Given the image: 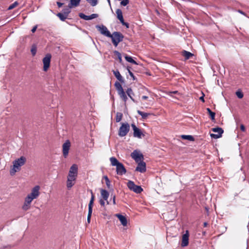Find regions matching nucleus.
<instances>
[{
    "mask_svg": "<svg viewBox=\"0 0 249 249\" xmlns=\"http://www.w3.org/2000/svg\"><path fill=\"white\" fill-rule=\"evenodd\" d=\"M26 161V159L24 156H21L19 158L15 160L13 162V168L11 169L10 173L11 176H13L17 172L20 170L21 167L24 165Z\"/></svg>",
    "mask_w": 249,
    "mask_h": 249,
    "instance_id": "nucleus-1",
    "label": "nucleus"
},
{
    "mask_svg": "<svg viewBox=\"0 0 249 249\" xmlns=\"http://www.w3.org/2000/svg\"><path fill=\"white\" fill-rule=\"evenodd\" d=\"M109 37L111 38L113 44L117 47L118 44L123 40L124 36L119 32H114Z\"/></svg>",
    "mask_w": 249,
    "mask_h": 249,
    "instance_id": "nucleus-2",
    "label": "nucleus"
},
{
    "mask_svg": "<svg viewBox=\"0 0 249 249\" xmlns=\"http://www.w3.org/2000/svg\"><path fill=\"white\" fill-rule=\"evenodd\" d=\"M130 130V125L127 123H122L118 131V135L120 137L126 136Z\"/></svg>",
    "mask_w": 249,
    "mask_h": 249,
    "instance_id": "nucleus-3",
    "label": "nucleus"
},
{
    "mask_svg": "<svg viewBox=\"0 0 249 249\" xmlns=\"http://www.w3.org/2000/svg\"><path fill=\"white\" fill-rule=\"evenodd\" d=\"M127 187L130 190L137 194H140L143 191L142 188L140 186L135 184L134 182L131 180L127 182Z\"/></svg>",
    "mask_w": 249,
    "mask_h": 249,
    "instance_id": "nucleus-4",
    "label": "nucleus"
},
{
    "mask_svg": "<svg viewBox=\"0 0 249 249\" xmlns=\"http://www.w3.org/2000/svg\"><path fill=\"white\" fill-rule=\"evenodd\" d=\"M40 187L38 185L35 186L31 190L30 194L27 195L28 196L30 197L33 200L38 197L40 194L39 192Z\"/></svg>",
    "mask_w": 249,
    "mask_h": 249,
    "instance_id": "nucleus-5",
    "label": "nucleus"
},
{
    "mask_svg": "<svg viewBox=\"0 0 249 249\" xmlns=\"http://www.w3.org/2000/svg\"><path fill=\"white\" fill-rule=\"evenodd\" d=\"M52 56L50 53H48L43 58V71H46L50 66V62Z\"/></svg>",
    "mask_w": 249,
    "mask_h": 249,
    "instance_id": "nucleus-6",
    "label": "nucleus"
},
{
    "mask_svg": "<svg viewBox=\"0 0 249 249\" xmlns=\"http://www.w3.org/2000/svg\"><path fill=\"white\" fill-rule=\"evenodd\" d=\"M96 28L97 29L101 34L107 37H109V36H111L110 32L108 30L107 28L103 25H97L96 26Z\"/></svg>",
    "mask_w": 249,
    "mask_h": 249,
    "instance_id": "nucleus-7",
    "label": "nucleus"
},
{
    "mask_svg": "<svg viewBox=\"0 0 249 249\" xmlns=\"http://www.w3.org/2000/svg\"><path fill=\"white\" fill-rule=\"evenodd\" d=\"M131 127L134 131L133 136L134 137L141 139L142 137L144 136V135L142 134L141 130L135 124H132Z\"/></svg>",
    "mask_w": 249,
    "mask_h": 249,
    "instance_id": "nucleus-8",
    "label": "nucleus"
},
{
    "mask_svg": "<svg viewBox=\"0 0 249 249\" xmlns=\"http://www.w3.org/2000/svg\"><path fill=\"white\" fill-rule=\"evenodd\" d=\"M212 130L214 132H217V134H211L210 136L211 138L214 139H218L222 136V134L223 133V130L220 127L213 128Z\"/></svg>",
    "mask_w": 249,
    "mask_h": 249,
    "instance_id": "nucleus-9",
    "label": "nucleus"
},
{
    "mask_svg": "<svg viewBox=\"0 0 249 249\" xmlns=\"http://www.w3.org/2000/svg\"><path fill=\"white\" fill-rule=\"evenodd\" d=\"M131 156L137 163L140 162V161H142L143 159V155L136 150L134 151L131 153Z\"/></svg>",
    "mask_w": 249,
    "mask_h": 249,
    "instance_id": "nucleus-10",
    "label": "nucleus"
},
{
    "mask_svg": "<svg viewBox=\"0 0 249 249\" xmlns=\"http://www.w3.org/2000/svg\"><path fill=\"white\" fill-rule=\"evenodd\" d=\"M117 17L118 19L120 20L121 23L127 28H129V24L124 21V19L123 16L122 11L120 9H117L116 11Z\"/></svg>",
    "mask_w": 249,
    "mask_h": 249,
    "instance_id": "nucleus-11",
    "label": "nucleus"
},
{
    "mask_svg": "<svg viewBox=\"0 0 249 249\" xmlns=\"http://www.w3.org/2000/svg\"><path fill=\"white\" fill-rule=\"evenodd\" d=\"M189 233L188 231H186L185 233L182 236L181 246L182 247H185L189 244Z\"/></svg>",
    "mask_w": 249,
    "mask_h": 249,
    "instance_id": "nucleus-12",
    "label": "nucleus"
},
{
    "mask_svg": "<svg viewBox=\"0 0 249 249\" xmlns=\"http://www.w3.org/2000/svg\"><path fill=\"white\" fill-rule=\"evenodd\" d=\"M70 146L71 143L69 140L63 144V154L65 158H66L68 155Z\"/></svg>",
    "mask_w": 249,
    "mask_h": 249,
    "instance_id": "nucleus-13",
    "label": "nucleus"
},
{
    "mask_svg": "<svg viewBox=\"0 0 249 249\" xmlns=\"http://www.w3.org/2000/svg\"><path fill=\"white\" fill-rule=\"evenodd\" d=\"M33 200L30 197L27 196L25 198L24 203L22 207L24 211L28 210L31 207V203Z\"/></svg>",
    "mask_w": 249,
    "mask_h": 249,
    "instance_id": "nucleus-14",
    "label": "nucleus"
},
{
    "mask_svg": "<svg viewBox=\"0 0 249 249\" xmlns=\"http://www.w3.org/2000/svg\"><path fill=\"white\" fill-rule=\"evenodd\" d=\"M137 163L138 166L136 168V171L141 173H144L146 170L145 163L143 160Z\"/></svg>",
    "mask_w": 249,
    "mask_h": 249,
    "instance_id": "nucleus-15",
    "label": "nucleus"
},
{
    "mask_svg": "<svg viewBox=\"0 0 249 249\" xmlns=\"http://www.w3.org/2000/svg\"><path fill=\"white\" fill-rule=\"evenodd\" d=\"M79 16L81 18L86 20H89L97 18L98 17V15L97 14H92L90 16H87L82 13H80L79 14Z\"/></svg>",
    "mask_w": 249,
    "mask_h": 249,
    "instance_id": "nucleus-16",
    "label": "nucleus"
},
{
    "mask_svg": "<svg viewBox=\"0 0 249 249\" xmlns=\"http://www.w3.org/2000/svg\"><path fill=\"white\" fill-rule=\"evenodd\" d=\"M116 172L118 175L121 176L125 174L126 173V170L122 163H120L116 166Z\"/></svg>",
    "mask_w": 249,
    "mask_h": 249,
    "instance_id": "nucleus-17",
    "label": "nucleus"
},
{
    "mask_svg": "<svg viewBox=\"0 0 249 249\" xmlns=\"http://www.w3.org/2000/svg\"><path fill=\"white\" fill-rule=\"evenodd\" d=\"M116 216L118 217V218L119 219L120 221L121 222V224L124 226H126L127 225V219L126 217L121 214H117Z\"/></svg>",
    "mask_w": 249,
    "mask_h": 249,
    "instance_id": "nucleus-18",
    "label": "nucleus"
},
{
    "mask_svg": "<svg viewBox=\"0 0 249 249\" xmlns=\"http://www.w3.org/2000/svg\"><path fill=\"white\" fill-rule=\"evenodd\" d=\"M81 0H70V2L69 4V6L70 8L73 7L78 6Z\"/></svg>",
    "mask_w": 249,
    "mask_h": 249,
    "instance_id": "nucleus-19",
    "label": "nucleus"
},
{
    "mask_svg": "<svg viewBox=\"0 0 249 249\" xmlns=\"http://www.w3.org/2000/svg\"><path fill=\"white\" fill-rule=\"evenodd\" d=\"M101 195L103 199L107 201L109 195V193L106 190L101 189Z\"/></svg>",
    "mask_w": 249,
    "mask_h": 249,
    "instance_id": "nucleus-20",
    "label": "nucleus"
},
{
    "mask_svg": "<svg viewBox=\"0 0 249 249\" xmlns=\"http://www.w3.org/2000/svg\"><path fill=\"white\" fill-rule=\"evenodd\" d=\"M118 93L120 98L125 103L127 100V97L124 89L118 92Z\"/></svg>",
    "mask_w": 249,
    "mask_h": 249,
    "instance_id": "nucleus-21",
    "label": "nucleus"
},
{
    "mask_svg": "<svg viewBox=\"0 0 249 249\" xmlns=\"http://www.w3.org/2000/svg\"><path fill=\"white\" fill-rule=\"evenodd\" d=\"M113 74L119 81L121 82H124V79L118 70L113 71Z\"/></svg>",
    "mask_w": 249,
    "mask_h": 249,
    "instance_id": "nucleus-22",
    "label": "nucleus"
},
{
    "mask_svg": "<svg viewBox=\"0 0 249 249\" xmlns=\"http://www.w3.org/2000/svg\"><path fill=\"white\" fill-rule=\"evenodd\" d=\"M91 197L89 203V211L92 212V206H93V202H94V196L92 191H91Z\"/></svg>",
    "mask_w": 249,
    "mask_h": 249,
    "instance_id": "nucleus-23",
    "label": "nucleus"
},
{
    "mask_svg": "<svg viewBox=\"0 0 249 249\" xmlns=\"http://www.w3.org/2000/svg\"><path fill=\"white\" fill-rule=\"evenodd\" d=\"M126 93L128 97L134 102H136L133 96L134 95V92L131 88H128L126 91Z\"/></svg>",
    "mask_w": 249,
    "mask_h": 249,
    "instance_id": "nucleus-24",
    "label": "nucleus"
},
{
    "mask_svg": "<svg viewBox=\"0 0 249 249\" xmlns=\"http://www.w3.org/2000/svg\"><path fill=\"white\" fill-rule=\"evenodd\" d=\"M109 160L111 162V165L113 166H117L121 163L116 158L113 157H111L109 159Z\"/></svg>",
    "mask_w": 249,
    "mask_h": 249,
    "instance_id": "nucleus-25",
    "label": "nucleus"
},
{
    "mask_svg": "<svg viewBox=\"0 0 249 249\" xmlns=\"http://www.w3.org/2000/svg\"><path fill=\"white\" fill-rule=\"evenodd\" d=\"M69 172H70V174L74 173L75 174H78V166L76 164H73L70 168Z\"/></svg>",
    "mask_w": 249,
    "mask_h": 249,
    "instance_id": "nucleus-26",
    "label": "nucleus"
},
{
    "mask_svg": "<svg viewBox=\"0 0 249 249\" xmlns=\"http://www.w3.org/2000/svg\"><path fill=\"white\" fill-rule=\"evenodd\" d=\"M182 55L185 57V59L187 60L189 59L191 57L193 56L194 54L189 52L183 51L182 52Z\"/></svg>",
    "mask_w": 249,
    "mask_h": 249,
    "instance_id": "nucleus-27",
    "label": "nucleus"
},
{
    "mask_svg": "<svg viewBox=\"0 0 249 249\" xmlns=\"http://www.w3.org/2000/svg\"><path fill=\"white\" fill-rule=\"evenodd\" d=\"M125 59L128 62H130L131 63L134 64H137V63L133 59L132 57L128 56L127 55H125L124 56Z\"/></svg>",
    "mask_w": 249,
    "mask_h": 249,
    "instance_id": "nucleus-28",
    "label": "nucleus"
},
{
    "mask_svg": "<svg viewBox=\"0 0 249 249\" xmlns=\"http://www.w3.org/2000/svg\"><path fill=\"white\" fill-rule=\"evenodd\" d=\"M56 16L60 18L61 21H65L68 17V16H66L64 13H58L57 14Z\"/></svg>",
    "mask_w": 249,
    "mask_h": 249,
    "instance_id": "nucleus-29",
    "label": "nucleus"
},
{
    "mask_svg": "<svg viewBox=\"0 0 249 249\" xmlns=\"http://www.w3.org/2000/svg\"><path fill=\"white\" fill-rule=\"evenodd\" d=\"M206 109L208 113L210 116L211 120L212 121L214 120L215 113L214 112H213L209 108H207Z\"/></svg>",
    "mask_w": 249,
    "mask_h": 249,
    "instance_id": "nucleus-30",
    "label": "nucleus"
},
{
    "mask_svg": "<svg viewBox=\"0 0 249 249\" xmlns=\"http://www.w3.org/2000/svg\"><path fill=\"white\" fill-rule=\"evenodd\" d=\"M114 86L118 92L124 89L121 84L119 82H116L115 83Z\"/></svg>",
    "mask_w": 249,
    "mask_h": 249,
    "instance_id": "nucleus-31",
    "label": "nucleus"
},
{
    "mask_svg": "<svg viewBox=\"0 0 249 249\" xmlns=\"http://www.w3.org/2000/svg\"><path fill=\"white\" fill-rule=\"evenodd\" d=\"M137 112L139 115H140L142 116V118L143 119H146L148 117V116L150 115L149 113L144 112L140 110H138Z\"/></svg>",
    "mask_w": 249,
    "mask_h": 249,
    "instance_id": "nucleus-32",
    "label": "nucleus"
},
{
    "mask_svg": "<svg viewBox=\"0 0 249 249\" xmlns=\"http://www.w3.org/2000/svg\"><path fill=\"white\" fill-rule=\"evenodd\" d=\"M181 137L183 139L187 140L190 141H193L194 140V137L191 135H182L181 136Z\"/></svg>",
    "mask_w": 249,
    "mask_h": 249,
    "instance_id": "nucleus-33",
    "label": "nucleus"
},
{
    "mask_svg": "<svg viewBox=\"0 0 249 249\" xmlns=\"http://www.w3.org/2000/svg\"><path fill=\"white\" fill-rule=\"evenodd\" d=\"M71 8L69 7V6H68V7L64 8L62 10V13H64L66 16H68L69 14L70 13L71 11Z\"/></svg>",
    "mask_w": 249,
    "mask_h": 249,
    "instance_id": "nucleus-34",
    "label": "nucleus"
},
{
    "mask_svg": "<svg viewBox=\"0 0 249 249\" xmlns=\"http://www.w3.org/2000/svg\"><path fill=\"white\" fill-rule=\"evenodd\" d=\"M123 117V114L121 112H117L116 116V121L118 123L120 122Z\"/></svg>",
    "mask_w": 249,
    "mask_h": 249,
    "instance_id": "nucleus-35",
    "label": "nucleus"
},
{
    "mask_svg": "<svg viewBox=\"0 0 249 249\" xmlns=\"http://www.w3.org/2000/svg\"><path fill=\"white\" fill-rule=\"evenodd\" d=\"M92 6H96L98 3V0H86Z\"/></svg>",
    "mask_w": 249,
    "mask_h": 249,
    "instance_id": "nucleus-36",
    "label": "nucleus"
},
{
    "mask_svg": "<svg viewBox=\"0 0 249 249\" xmlns=\"http://www.w3.org/2000/svg\"><path fill=\"white\" fill-rule=\"evenodd\" d=\"M74 184V181H70L68 180L67 181V187L68 189L71 188Z\"/></svg>",
    "mask_w": 249,
    "mask_h": 249,
    "instance_id": "nucleus-37",
    "label": "nucleus"
},
{
    "mask_svg": "<svg viewBox=\"0 0 249 249\" xmlns=\"http://www.w3.org/2000/svg\"><path fill=\"white\" fill-rule=\"evenodd\" d=\"M114 53L117 55V57H118V59H119V62H120V63H121V62H122V56H121V53H119V52L118 51H115L114 52Z\"/></svg>",
    "mask_w": 249,
    "mask_h": 249,
    "instance_id": "nucleus-38",
    "label": "nucleus"
},
{
    "mask_svg": "<svg viewBox=\"0 0 249 249\" xmlns=\"http://www.w3.org/2000/svg\"><path fill=\"white\" fill-rule=\"evenodd\" d=\"M31 52L33 56L36 55V45H34L32 46Z\"/></svg>",
    "mask_w": 249,
    "mask_h": 249,
    "instance_id": "nucleus-39",
    "label": "nucleus"
},
{
    "mask_svg": "<svg viewBox=\"0 0 249 249\" xmlns=\"http://www.w3.org/2000/svg\"><path fill=\"white\" fill-rule=\"evenodd\" d=\"M104 178L105 179L106 184L107 187L109 188L110 187V181L109 178L106 176H104Z\"/></svg>",
    "mask_w": 249,
    "mask_h": 249,
    "instance_id": "nucleus-40",
    "label": "nucleus"
},
{
    "mask_svg": "<svg viewBox=\"0 0 249 249\" xmlns=\"http://www.w3.org/2000/svg\"><path fill=\"white\" fill-rule=\"evenodd\" d=\"M18 2L17 1H15L13 3H12V4H11L8 9V10H11V9H13V8H14L15 7H16L18 5Z\"/></svg>",
    "mask_w": 249,
    "mask_h": 249,
    "instance_id": "nucleus-41",
    "label": "nucleus"
},
{
    "mask_svg": "<svg viewBox=\"0 0 249 249\" xmlns=\"http://www.w3.org/2000/svg\"><path fill=\"white\" fill-rule=\"evenodd\" d=\"M236 96L239 98L241 99L243 97V93L240 91H237L236 92Z\"/></svg>",
    "mask_w": 249,
    "mask_h": 249,
    "instance_id": "nucleus-42",
    "label": "nucleus"
},
{
    "mask_svg": "<svg viewBox=\"0 0 249 249\" xmlns=\"http://www.w3.org/2000/svg\"><path fill=\"white\" fill-rule=\"evenodd\" d=\"M92 213V211L88 212V217H87V222L88 223H89L90 222V218H91Z\"/></svg>",
    "mask_w": 249,
    "mask_h": 249,
    "instance_id": "nucleus-43",
    "label": "nucleus"
},
{
    "mask_svg": "<svg viewBox=\"0 0 249 249\" xmlns=\"http://www.w3.org/2000/svg\"><path fill=\"white\" fill-rule=\"evenodd\" d=\"M129 3V0H123L121 2V4L123 6H126Z\"/></svg>",
    "mask_w": 249,
    "mask_h": 249,
    "instance_id": "nucleus-44",
    "label": "nucleus"
},
{
    "mask_svg": "<svg viewBox=\"0 0 249 249\" xmlns=\"http://www.w3.org/2000/svg\"><path fill=\"white\" fill-rule=\"evenodd\" d=\"M76 178L75 177H74L73 176L72 177V176H68V178H67V179L68 180H70V181H75V179H76Z\"/></svg>",
    "mask_w": 249,
    "mask_h": 249,
    "instance_id": "nucleus-45",
    "label": "nucleus"
},
{
    "mask_svg": "<svg viewBox=\"0 0 249 249\" xmlns=\"http://www.w3.org/2000/svg\"><path fill=\"white\" fill-rule=\"evenodd\" d=\"M127 70H128V73H129V75L131 76V77H132L133 79H135L134 75L133 73H132V72L129 69H127Z\"/></svg>",
    "mask_w": 249,
    "mask_h": 249,
    "instance_id": "nucleus-46",
    "label": "nucleus"
},
{
    "mask_svg": "<svg viewBox=\"0 0 249 249\" xmlns=\"http://www.w3.org/2000/svg\"><path fill=\"white\" fill-rule=\"evenodd\" d=\"M105 200L103 199H100V201H99V203L100 204V205L102 206H105Z\"/></svg>",
    "mask_w": 249,
    "mask_h": 249,
    "instance_id": "nucleus-47",
    "label": "nucleus"
},
{
    "mask_svg": "<svg viewBox=\"0 0 249 249\" xmlns=\"http://www.w3.org/2000/svg\"><path fill=\"white\" fill-rule=\"evenodd\" d=\"M240 129L241 130V131H242L243 132L245 131L246 128H245V126L243 124H241L240 125Z\"/></svg>",
    "mask_w": 249,
    "mask_h": 249,
    "instance_id": "nucleus-48",
    "label": "nucleus"
},
{
    "mask_svg": "<svg viewBox=\"0 0 249 249\" xmlns=\"http://www.w3.org/2000/svg\"><path fill=\"white\" fill-rule=\"evenodd\" d=\"M37 25H36L32 29L31 31L32 32V33H34L36 32V29H37Z\"/></svg>",
    "mask_w": 249,
    "mask_h": 249,
    "instance_id": "nucleus-49",
    "label": "nucleus"
},
{
    "mask_svg": "<svg viewBox=\"0 0 249 249\" xmlns=\"http://www.w3.org/2000/svg\"><path fill=\"white\" fill-rule=\"evenodd\" d=\"M57 5L59 7H60L63 5V3L60 2H57Z\"/></svg>",
    "mask_w": 249,
    "mask_h": 249,
    "instance_id": "nucleus-50",
    "label": "nucleus"
},
{
    "mask_svg": "<svg viewBox=\"0 0 249 249\" xmlns=\"http://www.w3.org/2000/svg\"><path fill=\"white\" fill-rule=\"evenodd\" d=\"M69 176H72V177L73 176L74 177H75L76 178L77 176V174H75L74 173H71V174H70V172H69Z\"/></svg>",
    "mask_w": 249,
    "mask_h": 249,
    "instance_id": "nucleus-51",
    "label": "nucleus"
},
{
    "mask_svg": "<svg viewBox=\"0 0 249 249\" xmlns=\"http://www.w3.org/2000/svg\"><path fill=\"white\" fill-rule=\"evenodd\" d=\"M142 100H146L148 98V97L144 95V96H142Z\"/></svg>",
    "mask_w": 249,
    "mask_h": 249,
    "instance_id": "nucleus-52",
    "label": "nucleus"
},
{
    "mask_svg": "<svg viewBox=\"0 0 249 249\" xmlns=\"http://www.w3.org/2000/svg\"><path fill=\"white\" fill-rule=\"evenodd\" d=\"M113 203L114 205L116 204V202H115V196H114L113 197Z\"/></svg>",
    "mask_w": 249,
    "mask_h": 249,
    "instance_id": "nucleus-53",
    "label": "nucleus"
},
{
    "mask_svg": "<svg viewBox=\"0 0 249 249\" xmlns=\"http://www.w3.org/2000/svg\"><path fill=\"white\" fill-rule=\"evenodd\" d=\"M199 99L202 101L203 102H204L205 101H204V97L203 96H201L199 98Z\"/></svg>",
    "mask_w": 249,
    "mask_h": 249,
    "instance_id": "nucleus-54",
    "label": "nucleus"
},
{
    "mask_svg": "<svg viewBox=\"0 0 249 249\" xmlns=\"http://www.w3.org/2000/svg\"><path fill=\"white\" fill-rule=\"evenodd\" d=\"M238 12L241 13V14H243V15H245V13L244 12H243L242 11L240 10H238Z\"/></svg>",
    "mask_w": 249,
    "mask_h": 249,
    "instance_id": "nucleus-55",
    "label": "nucleus"
},
{
    "mask_svg": "<svg viewBox=\"0 0 249 249\" xmlns=\"http://www.w3.org/2000/svg\"><path fill=\"white\" fill-rule=\"evenodd\" d=\"M207 225H208V223H207V222H204V223H203V226H204V227H207Z\"/></svg>",
    "mask_w": 249,
    "mask_h": 249,
    "instance_id": "nucleus-56",
    "label": "nucleus"
},
{
    "mask_svg": "<svg viewBox=\"0 0 249 249\" xmlns=\"http://www.w3.org/2000/svg\"><path fill=\"white\" fill-rule=\"evenodd\" d=\"M107 1L108 2L109 4L110 5V0H107Z\"/></svg>",
    "mask_w": 249,
    "mask_h": 249,
    "instance_id": "nucleus-57",
    "label": "nucleus"
},
{
    "mask_svg": "<svg viewBox=\"0 0 249 249\" xmlns=\"http://www.w3.org/2000/svg\"><path fill=\"white\" fill-rule=\"evenodd\" d=\"M178 92V91H175L173 93H177Z\"/></svg>",
    "mask_w": 249,
    "mask_h": 249,
    "instance_id": "nucleus-58",
    "label": "nucleus"
},
{
    "mask_svg": "<svg viewBox=\"0 0 249 249\" xmlns=\"http://www.w3.org/2000/svg\"><path fill=\"white\" fill-rule=\"evenodd\" d=\"M107 204H109V202L107 200Z\"/></svg>",
    "mask_w": 249,
    "mask_h": 249,
    "instance_id": "nucleus-59",
    "label": "nucleus"
}]
</instances>
